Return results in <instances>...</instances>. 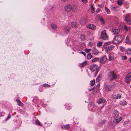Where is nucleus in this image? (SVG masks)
<instances>
[{
    "label": "nucleus",
    "mask_w": 131,
    "mask_h": 131,
    "mask_svg": "<svg viewBox=\"0 0 131 131\" xmlns=\"http://www.w3.org/2000/svg\"><path fill=\"white\" fill-rule=\"evenodd\" d=\"M108 78L111 81L116 79L117 77V74L114 71L108 72Z\"/></svg>",
    "instance_id": "nucleus-1"
},
{
    "label": "nucleus",
    "mask_w": 131,
    "mask_h": 131,
    "mask_svg": "<svg viewBox=\"0 0 131 131\" xmlns=\"http://www.w3.org/2000/svg\"><path fill=\"white\" fill-rule=\"evenodd\" d=\"M101 38L104 40H107L108 39V37L107 35L106 30H104L101 32Z\"/></svg>",
    "instance_id": "nucleus-2"
},
{
    "label": "nucleus",
    "mask_w": 131,
    "mask_h": 131,
    "mask_svg": "<svg viewBox=\"0 0 131 131\" xmlns=\"http://www.w3.org/2000/svg\"><path fill=\"white\" fill-rule=\"evenodd\" d=\"M123 39L122 36H121L118 35L116 36L114 40V41H116V43H118L121 42Z\"/></svg>",
    "instance_id": "nucleus-3"
},
{
    "label": "nucleus",
    "mask_w": 131,
    "mask_h": 131,
    "mask_svg": "<svg viewBox=\"0 0 131 131\" xmlns=\"http://www.w3.org/2000/svg\"><path fill=\"white\" fill-rule=\"evenodd\" d=\"M107 61V59L105 55L103 56L100 59V62L102 64H104Z\"/></svg>",
    "instance_id": "nucleus-4"
},
{
    "label": "nucleus",
    "mask_w": 131,
    "mask_h": 131,
    "mask_svg": "<svg viewBox=\"0 0 131 131\" xmlns=\"http://www.w3.org/2000/svg\"><path fill=\"white\" fill-rule=\"evenodd\" d=\"M131 80V72L128 73L126 75L125 80V82L127 83H129Z\"/></svg>",
    "instance_id": "nucleus-5"
},
{
    "label": "nucleus",
    "mask_w": 131,
    "mask_h": 131,
    "mask_svg": "<svg viewBox=\"0 0 131 131\" xmlns=\"http://www.w3.org/2000/svg\"><path fill=\"white\" fill-rule=\"evenodd\" d=\"M99 68L98 66L96 64H95L90 66V69L93 72L95 71Z\"/></svg>",
    "instance_id": "nucleus-6"
},
{
    "label": "nucleus",
    "mask_w": 131,
    "mask_h": 131,
    "mask_svg": "<svg viewBox=\"0 0 131 131\" xmlns=\"http://www.w3.org/2000/svg\"><path fill=\"white\" fill-rule=\"evenodd\" d=\"M125 20L127 23L129 22L128 24L129 25L131 24V21L130 20V16L128 14L126 15L125 17Z\"/></svg>",
    "instance_id": "nucleus-7"
},
{
    "label": "nucleus",
    "mask_w": 131,
    "mask_h": 131,
    "mask_svg": "<svg viewBox=\"0 0 131 131\" xmlns=\"http://www.w3.org/2000/svg\"><path fill=\"white\" fill-rule=\"evenodd\" d=\"M71 8H72V6L70 5H68L64 7L65 11L67 12H69L71 10Z\"/></svg>",
    "instance_id": "nucleus-8"
},
{
    "label": "nucleus",
    "mask_w": 131,
    "mask_h": 131,
    "mask_svg": "<svg viewBox=\"0 0 131 131\" xmlns=\"http://www.w3.org/2000/svg\"><path fill=\"white\" fill-rule=\"evenodd\" d=\"M86 27L87 28L92 30L96 28L95 26L93 24L88 25H86Z\"/></svg>",
    "instance_id": "nucleus-9"
},
{
    "label": "nucleus",
    "mask_w": 131,
    "mask_h": 131,
    "mask_svg": "<svg viewBox=\"0 0 131 131\" xmlns=\"http://www.w3.org/2000/svg\"><path fill=\"white\" fill-rule=\"evenodd\" d=\"M113 116L114 118H117L118 116V112L117 111L114 110L113 112Z\"/></svg>",
    "instance_id": "nucleus-10"
},
{
    "label": "nucleus",
    "mask_w": 131,
    "mask_h": 131,
    "mask_svg": "<svg viewBox=\"0 0 131 131\" xmlns=\"http://www.w3.org/2000/svg\"><path fill=\"white\" fill-rule=\"evenodd\" d=\"M70 28V27H69L68 26H65L64 27V29H63V30L64 32L67 34H68L69 32V30Z\"/></svg>",
    "instance_id": "nucleus-11"
},
{
    "label": "nucleus",
    "mask_w": 131,
    "mask_h": 131,
    "mask_svg": "<svg viewBox=\"0 0 131 131\" xmlns=\"http://www.w3.org/2000/svg\"><path fill=\"white\" fill-rule=\"evenodd\" d=\"M105 100L103 98H100L97 101V102L99 104L104 103L105 102Z\"/></svg>",
    "instance_id": "nucleus-12"
},
{
    "label": "nucleus",
    "mask_w": 131,
    "mask_h": 131,
    "mask_svg": "<svg viewBox=\"0 0 131 131\" xmlns=\"http://www.w3.org/2000/svg\"><path fill=\"white\" fill-rule=\"evenodd\" d=\"M73 12H76L78 11V8L77 6H74L72 7L71 10Z\"/></svg>",
    "instance_id": "nucleus-13"
},
{
    "label": "nucleus",
    "mask_w": 131,
    "mask_h": 131,
    "mask_svg": "<svg viewBox=\"0 0 131 131\" xmlns=\"http://www.w3.org/2000/svg\"><path fill=\"white\" fill-rule=\"evenodd\" d=\"M112 31L114 34H117L119 32L120 30L119 29H112Z\"/></svg>",
    "instance_id": "nucleus-14"
},
{
    "label": "nucleus",
    "mask_w": 131,
    "mask_h": 131,
    "mask_svg": "<svg viewBox=\"0 0 131 131\" xmlns=\"http://www.w3.org/2000/svg\"><path fill=\"white\" fill-rule=\"evenodd\" d=\"M114 46L113 45H110L107 47H106V48H106V51H108L111 50L112 49L114 48Z\"/></svg>",
    "instance_id": "nucleus-15"
},
{
    "label": "nucleus",
    "mask_w": 131,
    "mask_h": 131,
    "mask_svg": "<svg viewBox=\"0 0 131 131\" xmlns=\"http://www.w3.org/2000/svg\"><path fill=\"white\" fill-rule=\"evenodd\" d=\"M122 119V118L120 117L118 119L115 118L113 121V122L115 123H117L119 122Z\"/></svg>",
    "instance_id": "nucleus-16"
},
{
    "label": "nucleus",
    "mask_w": 131,
    "mask_h": 131,
    "mask_svg": "<svg viewBox=\"0 0 131 131\" xmlns=\"http://www.w3.org/2000/svg\"><path fill=\"white\" fill-rule=\"evenodd\" d=\"M125 42L129 44L131 43V41L130 39L128 36H127L126 38Z\"/></svg>",
    "instance_id": "nucleus-17"
},
{
    "label": "nucleus",
    "mask_w": 131,
    "mask_h": 131,
    "mask_svg": "<svg viewBox=\"0 0 131 131\" xmlns=\"http://www.w3.org/2000/svg\"><path fill=\"white\" fill-rule=\"evenodd\" d=\"M87 65V62L85 61L82 63L80 65V67H83Z\"/></svg>",
    "instance_id": "nucleus-18"
},
{
    "label": "nucleus",
    "mask_w": 131,
    "mask_h": 131,
    "mask_svg": "<svg viewBox=\"0 0 131 131\" xmlns=\"http://www.w3.org/2000/svg\"><path fill=\"white\" fill-rule=\"evenodd\" d=\"M92 53L94 55H97L99 53V51L96 49H94L92 51Z\"/></svg>",
    "instance_id": "nucleus-19"
},
{
    "label": "nucleus",
    "mask_w": 131,
    "mask_h": 131,
    "mask_svg": "<svg viewBox=\"0 0 131 131\" xmlns=\"http://www.w3.org/2000/svg\"><path fill=\"white\" fill-rule=\"evenodd\" d=\"M126 53L127 54H131V49L130 48H128L125 50Z\"/></svg>",
    "instance_id": "nucleus-20"
},
{
    "label": "nucleus",
    "mask_w": 131,
    "mask_h": 131,
    "mask_svg": "<svg viewBox=\"0 0 131 131\" xmlns=\"http://www.w3.org/2000/svg\"><path fill=\"white\" fill-rule=\"evenodd\" d=\"M71 26L72 27H77V25L75 22H72L71 24Z\"/></svg>",
    "instance_id": "nucleus-21"
},
{
    "label": "nucleus",
    "mask_w": 131,
    "mask_h": 131,
    "mask_svg": "<svg viewBox=\"0 0 131 131\" xmlns=\"http://www.w3.org/2000/svg\"><path fill=\"white\" fill-rule=\"evenodd\" d=\"M92 57V56L91 55V54L90 52H89L87 55V58L88 59H90Z\"/></svg>",
    "instance_id": "nucleus-22"
},
{
    "label": "nucleus",
    "mask_w": 131,
    "mask_h": 131,
    "mask_svg": "<svg viewBox=\"0 0 131 131\" xmlns=\"http://www.w3.org/2000/svg\"><path fill=\"white\" fill-rule=\"evenodd\" d=\"M104 89L106 91H108L111 90V89L110 88V86L108 87L107 85H105L104 87Z\"/></svg>",
    "instance_id": "nucleus-23"
},
{
    "label": "nucleus",
    "mask_w": 131,
    "mask_h": 131,
    "mask_svg": "<svg viewBox=\"0 0 131 131\" xmlns=\"http://www.w3.org/2000/svg\"><path fill=\"white\" fill-rule=\"evenodd\" d=\"M86 22L84 18H82L80 20V24L83 25L85 24Z\"/></svg>",
    "instance_id": "nucleus-24"
},
{
    "label": "nucleus",
    "mask_w": 131,
    "mask_h": 131,
    "mask_svg": "<svg viewBox=\"0 0 131 131\" xmlns=\"http://www.w3.org/2000/svg\"><path fill=\"white\" fill-rule=\"evenodd\" d=\"M102 78V75H99L97 78L96 81L97 82H99Z\"/></svg>",
    "instance_id": "nucleus-25"
},
{
    "label": "nucleus",
    "mask_w": 131,
    "mask_h": 131,
    "mask_svg": "<svg viewBox=\"0 0 131 131\" xmlns=\"http://www.w3.org/2000/svg\"><path fill=\"white\" fill-rule=\"evenodd\" d=\"M99 58H98L95 57L91 60V61L92 62H96L99 60Z\"/></svg>",
    "instance_id": "nucleus-26"
},
{
    "label": "nucleus",
    "mask_w": 131,
    "mask_h": 131,
    "mask_svg": "<svg viewBox=\"0 0 131 131\" xmlns=\"http://www.w3.org/2000/svg\"><path fill=\"white\" fill-rule=\"evenodd\" d=\"M35 123L37 125H39L40 126H42V125L41 123L38 120H37L36 121Z\"/></svg>",
    "instance_id": "nucleus-27"
},
{
    "label": "nucleus",
    "mask_w": 131,
    "mask_h": 131,
    "mask_svg": "<svg viewBox=\"0 0 131 131\" xmlns=\"http://www.w3.org/2000/svg\"><path fill=\"white\" fill-rule=\"evenodd\" d=\"M80 39L82 40H84L86 39V37L84 35H81L80 36Z\"/></svg>",
    "instance_id": "nucleus-28"
},
{
    "label": "nucleus",
    "mask_w": 131,
    "mask_h": 131,
    "mask_svg": "<svg viewBox=\"0 0 131 131\" xmlns=\"http://www.w3.org/2000/svg\"><path fill=\"white\" fill-rule=\"evenodd\" d=\"M51 26L52 29L54 30L55 29L57 28V26L56 24H52Z\"/></svg>",
    "instance_id": "nucleus-29"
},
{
    "label": "nucleus",
    "mask_w": 131,
    "mask_h": 131,
    "mask_svg": "<svg viewBox=\"0 0 131 131\" xmlns=\"http://www.w3.org/2000/svg\"><path fill=\"white\" fill-rule=\"evenodd\" d=\"M16 101L17 102L18 104L19 105H22L23 103L21 102L19 100L17 99L16 100Z\"/></svg>",
    "instance_id": "nucleus-30"
},
{
    "label": "nucleus",
    "mask_w": 131,
    "mask_h": 131,
    "mask_svg": "<svg viewBox=\"0 0 131 131\" xmlns=\"http://www.w3.org/2000/svg\"><path fill=\"white\" fill-rule=\"evenodd\" d=\"M127 104V102L125 101H121L120 102V104L122 105H126Z\"/></svg>",
    "instance_id": "nucleus-31"
},
{
    "label": "nucleus",
    "mask_w": 131,
    "mask_h": 131,
    "mask_svg": "<svg viewBox=\"0 0 131 131\" xmlns=\"http://www.w3.org/2000/svg\"><path fill=\"white\" fill-rule=\"evenodd\" d=\"M111 43V42H105L104 43L103 46L104 47L106 48V46H107V45H110Z\"/></svg>",
    "instance_id": "nucleus-32"
},
{
    "label": "nucleus",
    "mask_w": 131,
    "mask_h": 131,
    "mask_svg": "<svg viewBox=\"0 0 131 131\" xmlns=\"http://www.w3.org/2000/svg\"><path fill=\"white\" fill-rule=\"evenodd\" d=\"M95 83V81L94 80H93L91 81L90 82V85L91 86H93L94 85Z\"/></svg>",
    "instance_id": "nucleus-33"
},
{
    "label": "nucleus",
    "mask_w": 131,
    "mask_h": 131,
    "mask_svg": "<svg viewBox=\"0 0 131 131\" xmlns=\"http://www.w3.org/2000/svg\"><path fill=\"white\" fill-rule=\"evenodd\" d=\"M106 121V120H104L99 123V126H101L104 124L105 122Z\"/></svg>",
    "instance_id": "nucleus-34"
},
{
    "label": "nucleus",
    "mask_w": 131,
    "mask_h": 131,
    "mask_svg": "<svg viewBox=\"0 0 131 131\" xmlns=\"http://www.w3.org/2000/svg\"><path fill=\"white\" fill-rule=\"evenodd\" d=\"M99 70H99V68L98 69H97L96 70H95V72L94 75V77H96V75H97V73H98V72L99 71Z\"/></svg>",
    "instance_id": "nucleus-35"
},
{
    "label": "nucleus",
    "mask_w": 131,
    "mask_h": 131,
    "mask_svg": "<svg viewBox=\"0 0 131 131\" xmlns=\"http://www.w3.org/2000/svg\"><path fill=\"white\" fill-rule=\"evenodd\" d=\"M117 3L119 5H121L123 4V2L121 0H118Z\"/></svg>",
    "instance_id": "nucleus-36"
},
{
    "label": "nucleus",
    "mask_w": 131,
    "mask_h": 131,
    "mask_svg": "<svg viewBox=\"0 0 131 131\" xmlns=\"http://www.w3.org/2000/svg\"><path fill=\"white\" fill-rule=\"evenodd\" d=\"M70 126L69 125H66L64 126V128L65 129L68 130L69 129Z\"/></svg>",
    "instance_id": "nucleus-37"
},
{
    "label": "nucleus",
    "mask_w": 131,
    "mask_h": 131,
    "mask_svg": "<svg viewBox=\"0 0 131 131\" xmlns=\"http://www.w3.org/2000/svg\"><path fill=\"white\" fill-rule=\"evenodd\" d=\"M102 42H99L97 43V47H100L102 45Z\"/></svg>",
    "instance_id": "nucleus-38"
},
{
    "label": "nucleus",
    "mask_w": 131,
    "mask_h": 131,
    "mask_svg": "<svg viewBox=\"0 0 131 131\" xmlns=\"http://www.w3.org/2000/svg\"><path fill=\"white\" fill-rule=\"evenodd\" d=\"M100 19L102 24H104V20L103 19L102 17H101L100 18Z\"/></svg>",
    "instance_id": "nucleus-39"
},
{
    "label": "nucleus",
    "mask_w": 131,
    "mask_h": 131,
    "mask_svg": "<svg viewBox=\"0 0 131 131\" xmlns=\"http://www.w3.org/2000/svg\"><path fill=\"white\" fill-rule=\"evenodd\" d=\"M105 9L107 13L108 14H110V10L108 8H107L106 7H105Z\"/></svg>",
    "instance_id": "nucleus-40"
},
{
    "label": "nucleus",
    "mask_w": 131,
    "mask_h": 131,
    "mask_svg": "<svg viewBox=\"0 0 131 131\" xmlns=\"http://www.w3.org/2000/svg\"><path fill=\"white\" fill-rule=\"evenodd\" d=\"M43 87H50V85H49L46 84H43Z\"/></svg>",
    "instance_id": "nucleus-41"
},
{
    "label": "nucleus",
    "mask_w": 131,
    "mask_h": 131,
    "mask_svg": "<svg viewBox=\"0 0 131 131\" xmlns=\"http://www.w3.org/2000/svg\"><path fill=\"white\" fill-rule=\"evenodd\" d=\"M125 48L122 47H120V50L122 52H123L125 50Z\"/></svg>",
    "instance_id": "nucleus-42"
},
{
    "label": "nucleus",
    "mask_w": 131,
    "mask_h": 131,
    "mask_svg": "<svg viewBox=\"0 0 131 131\" xmlns=\"http://www.w3.org/2000/svg\"><path fill=\"white\" fill-rule=\"evenodd\" d=\"M10 117L11 116L9 114L5 120V121H7V120L9 119L10 118Z\"/></svg>",
    "instance_id": "nucleus-43"
},
{
    "label": "nucleus",
    "mask_w": 131,
    "mask_h": 131,
    "mask_svg": "<svg viewBox=\"0 0 131 131\" xmlns=\"http://www.w3.org/2000/svg\"><path fill=\"white\" fill-rule=\"evenodd\" d=\"M117 97L118 99H120L121 97V94H117Z\"/></svg>",
    "instance_id": "nucleus-44"
},
{
    "label": "nucleus",
    "mask_w": 131,
    "mask_h": 131,
    "mask_svg": "<svg viewBox=\"0 0 131 131\" xmlns=\"http://www.w3.org/2000/svg\"><path fill=\"white\" fill-rule=\"evenodd\" d=\"M112 98L113 99H118V98L117 97V95H113L112 96Z\"/></svg>",
    "instance_id": "nucleus-45"
},
{
    "label": "nucleus",
    "mask_w": 131,
    "mask_h": 131,
    "mask_svg": "<svg viewBox=\"0 0 131 131\" xmlns=\"http://www.w3.org/2000/svg\"><path fill=\"white\" fill-rule=\"evenodd\" d=\"M94 8L92 6H91V12L92 13H93L94 12Z\"/></svg>",
    "instance_id": "nucleus-46"
},
{
    "label": "nucleus",
    "mask_w": 131,
    "mask_h": 131,
    "mask_svg": "<svg viewBox=\"0 0 131 131\" xmlns=\"http://www.w3.org/2000/svg\"><path fill=\"white\" fill-rule=\"evenodd\" d=\"M122 59L123 60H126L127 59V57H126L125 56H122Z\"/></svg>",
    "instance_id": "nucleus-47"
},
{
    "label": "nucleus",
    "mask_w": 131,
    "mask_h": 131,
    "mask_svg": "<svg viewBox=\"0 0 131 131\" xmlns=\"http://www.w3.org/2000/svg\"><path fill=\"white\" fill-rule=\"evenodd\" d=\"M79 53L83 54L84 56H85L86 54L83 51H80L79 52Z\"/></svg>",
    "instance_id": "nucleus-48"
},
{
    "label": "nucleus",
    "mask_w": 131,
    "mask_h": 131,
    "mask_svg": "<svg viewBox=\"0 0 131 131\" xmlns=\"http://www.w3.org/2000/svg\"><path fill=\"white\" fill-rule=\"evenodd\" d=\"M71 106H67L66 107L67 109L68 110H69L70 108H71Z\"/></svg>",
    "instance_id": "nucleus-49"
},
{
    "label": "nucleus",
    "mask_w": 131,
    "mask_h": 131,
    "mask_svg": "<svg viewBox=\"0 0 131 131\" xmlns=\"http://www.w3.org/2000/svg\"><path fill=\"white\" fill-rule=\"evenodd\" d=\"M84 51L86 52V53H88L89 52V50H88V49L87 48H85L84 49Z\"/></svg>",
    "instance_id": "nucleus-50"
},
{
    "label": "nucleus",
    "mask_w": 131,
    "mask_h": 131,
    "mask_svg": "<svg viewBox=\"0 0 131 131\" xmlns=\"http://www.w3.org/2000/svg\"><path fill=\"white\" fill-rule=\"evenodd\" d=\"M112 57L111 56H109L108 59L110 61H111L112 60Z\"/></svg>",
    "instance_id": "nucleus-51"
},
{
    "label": "nucleus",
    "mask_w": 131,
    "mask_h": 131,
    "mask_svg": "<svg viewBox=\"0 0 131 131\" xmlns=\"http://www.w3.org/2000/svg\"><path fill=\"white\" fill-rule=\"evenodd\" d=\"M124 28L125 29L127 30H128V28L126 25H124Z\"/></svg>",
    "instance_id": "nucleus-52"
},
{
    "label": "nucleus",
    "mask_w": 131,
    "mask_h": 131,
    "mask_svg": "<svg viewBox=\"0 0 131 131\" xmlns=\"http://www.w3.org/2000/svg\"><path fill=\"white\" fill-rule=\"evenodd\" d=\"M90 105H91V106H92V107H93L94 105V103L93 102H91L90 104Z\"/></svg>",
    "instance_id": "nucleus-53"
},
{
    "label": "nucleus",
    "mask_w": 131,
    "mask_h": 131,
    "mask_svg": "<svg viewBox=\"0 0 131 131\" xmlns=\"http://www.w3.org/2000/svg\"><path fill=\"white\" fill-rule=\"evenodd\" d=\"M95 88V86H94V87H93V88H92L89 89V91H91L92 90H93Z\"/></svg>",
    "instance_id": "nucleus-54"
},
{
    "label": "nucleus",
    "mask_w": 131,
    "mask_h": 131,
    "mask_svg": "<svg viewBox=\"0 0 131 131\" xmlns=\"http://www.w3.org/2000/svg\"><path fill=\"white\" fill-rule=\"evenodd\" d=\"M82 2L84 3H86L87 2V0H81Z\"/></svg>",
    "instance_id": "nucleus-55"
},
{
    "label": "nucleus",
    "mask_w": 131,
    "mask_h": 131,
    "mask_svg": "<svg viewBox=\"0 0 131 131\" xmlns=\"http://www.w3.org/2000/svg\"><path fill=\"white\" fill-rule=\"evenodd\" d=\"M100 9H97L96 11V13H98L100 11Z\"/></svg>",
    "instance_id": "nucleus-56"
},
{
    "label": "nucleus",
    "mask_w": 131,
    "mask_h": 131,
    "mask_svg": "<svg viewBox=\"0 0 131 131\" xmlns=\"http://www.w3.org/2000/svg\"><path fill=\"white\" fill-rule=\"evenodd\" d=\"M88 50H89V52L90 51H91V49H88Z\"/></svg>",
    "instance_id": "nucleus-57"
},
{
    "label": "nucleus",
    "mask_w": 131,
    "mask_h": 131,
    "mask_svg": "<svg viewBox=\"0 0 131 131\" xmlns=\"http://www.w3.org/2000/svg\"><path fill=\"white\" fill-rule=\"evenodd\" d=\"M67 0H62V1L63 2H65Z\"/></svg>",
    "instance_id": "nucleus-58"
},
{
    "label": "nucleus",
    "mask_w": 131,
    "mask_h": 131,
    "mask_svg": "<svg viewBox=\"0 0 131 131\" xmlns=\"http://www.w3.org/2000/svg\"><path fill=\"white\" fill-rule=\"evenodd\" d=\"M3 116V115H1L0 116V117H2V116Z\"/></svg>",
    "instance_id": "nucleus-59"
},
{
    "label": "nucleus",
    "mask_w": 131,
    "mask_h": 131,
    "mask_svg": "<svg viewBox=\"0 0 131 131\" xmlns=\"http://www.w3.org/2000/svg\"><path fill=\"white\" fill-rule=\"evenodd\" d=\"M104 105H103L102 106V107H101V108H102L103 107V106H104Z\"/></svg>",
    "instance_id": "nucleus-60"
},
{
    "label": "nucleus",
    "mask_w": 131,
    "mask_h": 131,
    "mask_svg": "<svg viewBox=\"0 0 131 131\" xmlns=\"http://www.w3.org/2000/svg\"><path fill=\"white\" fill-rule=\"evenodd\" d=\"M130 61L131 63V58H130Z\"/></svg>",
    "instance_id": "nucleus-61"
},
{
    "label": "nucleus",
    "mask_w": 131,
    "mask_h": 131,
    "mask_svg": "<svg viewBox=\"0 0 131 131\" xmlns=\"http://www.w3.org/2000/svg\"><path fill=\"white\" fill-rule=\"evenodd\" d=\"M114 9H115V7H114Z\"/></svg>",
    "instance_id": "nucleus-62"
}]
</instances>
